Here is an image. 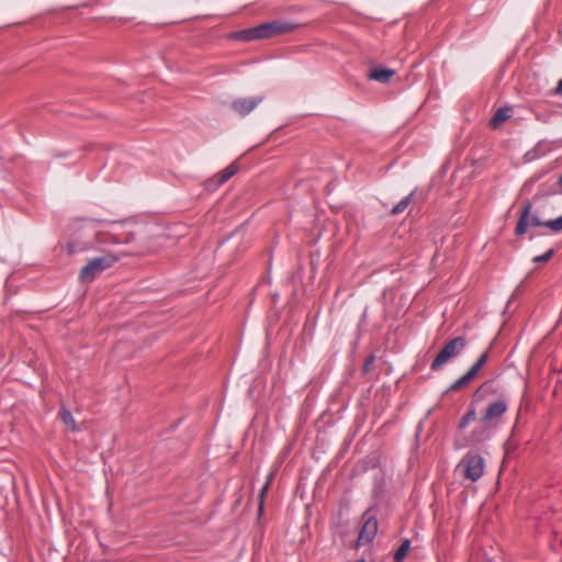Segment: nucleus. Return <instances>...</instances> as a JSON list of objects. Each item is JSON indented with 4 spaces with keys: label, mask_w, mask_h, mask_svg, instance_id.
Listing matches in <instances>:
<instances>
[{
    "label": "nucleus",
    "mask_w": 562,
    "mask_h": 562,
    "mask_svg": "<svg viewBox=\"0 0 562 562\" xmlns=\"http://www.w3.org/2000/svg\"><path fill=\"white\" fill-rule=\"evenodd\" d=\"M272 479H273V473H270L269 476H268L267 482L265 483V485L262 486V488L260 491V495H259V497H260V509H262L263 497H265L266 493L268 492V490L270 487Z\"/></svg>",
    "instance_id": "22"
},
{
    "label": "nucleus",
    "mask_w": 562,
    "mask_h": 562,
    "mask_svg": "<svg viewBox=\"0 0 562 562\" xmlns=\"http://www.w3.org/2000/svg\"><path fill=\"white\" fill-rule=\"evenodd\" d=\"M59 418L68 430L72 431V432H76L79 430L71 412L69 409H67L65 406H61V408L59 411Z\"/></svg>",
    "instance_id": "14"
},
{
    "label": "nucleus",
    "mask_w": 562,
    "mask_h": 562,
    "mask_svg": "<svg viewBox=\"0 0 562 562\" xmlns=\"http://www.w3.org/2000/svg\"><path fill=\"white\" fill-rule=\"evenodd\" d=\"M544 227L551 229L554 233L562 232V215L554 220L544 221Z\"/></svg>",
    "instance_id": "20"
},
{
    "label": "nucleus",
    "mask_w": 562,
    "mask_h": 562,
    "mask_svg": "<svg viewBox=\"0 0 562 562\" xmlns=\"http://www.w3.org/2000/svg\"><path fill=\"white\" fill-rule=\"evenodd\" d=\"M117 257L112 254H105L100 257L92 258L80 271V280L83 282L92 281L99 273L113 266Z\"/></svg>",
    "instance_id": "5"
},
{
    "label": "nucleus",
    "mask_w": 562,
    "mask_h": 562,
    "mask_svg": "<svg viewBox=\"0 0 562 562\" xmlns=\"http://www.w3.org/2000/svg\"><path fill=\"white\" fill-rule=\"evenodd\" d=\"M488 359V351L483 352L476 361L473 363V366L468 370L467 373H464L462 376H460L457 381H454L448 389L450 392H456L461 389H463L465 385H468L473 379L476 378L481 369L485 366L486 361Z\"/></svg>",
    "instance_id": "9"
},
{
    "label": "nucleus",
    "mask_w": 562,
    "mask_h": 562,
    "mask_svg": "<svg viewBox=\"0 0 562 562\" xmlns=\"http://www.w3.org/2000/svg\"><path fill=\"white\" fill-rule=\"evenodd\" d=\"M531 209V203L529 201L525 202L515 227V234L517 236L526 234L529 227H544V221H541L537 214H532Z\"/></svg>",
    "instance_id": "6"
},
{
    "label": "nucleus",
    "mask_w": 562,
    "mask_h": 562,
    "mask_svg": "<svg viewBox=\"0 0 562 562\" xmlns=\"http://www.w3.org/2000/svg\"><path fill=\"white\" fill-rule=\"evenodd\" d=\"M411 200H412V194L404 196L396 205L393 206L391 213L393 215H397V214L404 212L407 209V206L409 205Z\"/></svg>",
    "instance_id": "19"
},
{
    "label": "nucleus",
    "mask_w": 562,
    "mask_h": 562,
    "mask_svg": "<svg viewBox=\"0 0 562 562\" xmlns=\"http://www.w3.org/2000/svg\"><path fill=\"white\" fill-rule=\"evenodd\" d=\"M488 359V351L483 352L476 361L473 363V366L468 370L467 373H464L462 376H460L457 381H454L448 389L450 392H456L461 389H463L465 385H468L473 379L476 378L481 369L485 366L486 361Z\"/></svg>",
    "instance_id": "8"
},
{
    "label": "nucleus",
    "mask_w": 562,
    "mask_h": 562,
    "mask_svg": "<svg viewBox=\"0 0 562 562\" xmlns=\"http://www.w3.org/2000/svg\"><path fill=\"white\" fill-rule=\"evenodd\" d=\"M465 346L467 339L464 337L459 336L449 340L432 360L430 364L431 371L440 370L449 360L459 356Z\"/></svg>",
    "instance_id": "4"
},
{
    "label": "nucleus",
    "mask_w": 562,
    "mask_h": 562,
    "mask_svg": "<svg viewBox=\"0 0 562 562\" xmlns=\"http://www.w3.org/2000/svg\"><path fill=\"white\" fill-rule=\"evenodd\" d=\"M109 224L108 221L97 218H81L76 222V228L82 231V236L89 238L83 243L69 241L67 245L68 254L72 255L76 252L85 251L93 247L97 243H103L101 237L102 228Z\"/></svg>",
    "instance_id": "1"
},
{
    "label": "nucleus",
    "mask_w": 562,
    "mask_h": 562,
    "mask_svg": "<svg viewBox=\"0 0 562 562\" xmlns=\"http://www.w3.org/2000/svg\"><path fill=\"white\" fill-rule=\"evenodd\" d=\"M494 426L491 424H482L473 428L471 435L469 437V441L471 445H479L490 440L493 436Z\"/></svg>",
    "instance_id": "12"
},
{
    "label": "nucleus",
    "mask_w": 562,
    "mask_h": 562,
    "mask_svg": "<svg viewBox=\"0 0 562 562\" xmlns=\"http://www.w3.org/2000/svg\"><path fill=\"white\" fill-rule=\"evenodd\" d=\"M364 518H366V520H364L363 526L359 532V537H358V541H357L358 546H362V544L371 542L378 532V520L373 515H371V509H368L364 513Z\"/></svg>",
    "instance_id": "10"
},
{
    "label": "nucleus",
    "mask_w": 562,
    "mask_h": 562,
    "mask_svg": "<svg viewBox=\"0 0 562 562\" xmlns=\"http://www.w3.org/2000/svg\"><path fill=\"white\" fill-rule=\"evenodd\" d=\"M552 94L562 95V79L558 82V86L553 89Z\"/></svg>",
    "instance_id": "24"
},
{
    "label": "nucleus",
    "mask_w": 562,
    "mask_h": 562,
    "mask_svg": "<svg viewBox=\"0 0 562 562\" xmlns=\"http://www.w3.org/2000/svg\"><path fill=\"white\" fill-rule=\"evenodd\" d=\"M509 109L507 108H502V109H498L495 114L493 115V117L491 119L490 121V125L492 127H497L501 123L505 122L507 119H509L510 116V113H509Z\"/></svg>",
    "instance_id": "15"
},
{
    "label": "nucleus",
    "mask_w": 562,
    "mask_h": 562,
    "mask_svg": "<svg viewBox=\"0 0 562 562\" xmlns=\"http://www.w3.org/2000/svg\"><path fill=\"white\" fill-rule=\"evenodd\" d=\"M372 362H373V357H370L369 359H367L364 362V366H363V370L367 371Z\"/></svg>",
    "instance_id": "25"
},
{
    "label": "nucleus",
    "mask_w": 562,
    "mask_h": 562,
    "mask_svg": "<svg viewBox=\"0 0 562 562\" xmlns=\"http://www.w3.org/2000/svg\"><path fill=\"white\" fill-rule=\"evenodd\" d=\"M238 170V167L235 162L231 164L228 167H226L224 170H222L220 173H217V184H224L228 179H231Z\"/></svg>",
    "instance_id": "16"
},
{
    "label": "nucleus",
    "mask_w": 562,
    "mask_h": 562,
    "mask_svg": "<svg viewBox=\"0 0 562 562\" xmlns=\"http://www.w3.org/2000/svg\"><path fill=\"white\" fill-rule=\"evenodd\" d=\"M508 409V400L505 396H502L495 401H492L487 404L483 415L480 418L482 424H491L496 427L498 419L507 412Z\"/></svg>",
    "instance_id": "7"
},
{
    "label": "nucleus",
    "mask_w": 562,
    "mask_h": 562,
    "mask_svg": "<svg viewBox=\"0 0 562 562\" xmlns=\"http://www.w3.org/2000/svg\"><path fill=\"white\" fill-rule=\"evenodd\" d=\"M217 176H214L213 178H210L205 181L204 187L207 191H215L217 188L221 187V184H217Z\"/></svg>",
    "instance_id": "23"
},
{
    "label": "nucleus",
    "mask_w": 562,
    "mask_h": 562,
    "mask_svg": "<svg viewBox=\"0 0 562 562\" xmlns=\"http://www.w3.org/2000/svg\"><path fill=\"white\" fill-rule=\"evenodd\" d=\"M296 25L289 21L274 20L250 27L238 33V38L243 41L263 40L277 36L279 34L293 31Z\"/></svg>",
    "instance_id": "2"
},
{
    "label": "nucleus",
    "mask_w": 562,
    "mask_h": 562,
    "mask_svg": "<svg viewBox=\"0 0 562 562\" xmlns=\"http://www.w3.org/2000/svg\"><path fill=\"white\" fill-rule=\"evenodd\" d=\"M411 548V540L404 539L401 543V546L397 548V550L394 553V561L395 562H402L405 557L407 555Z\"/></svg>",
    "instance_id": "17"
},
{
    "label": "nucleus",
    "mask_w": 562,
    "mask_h": 562,
    "mask_svg": "<svg viewBox=\"0 0 562 562\" xmlns=\"http://www.w3.org/2000/svg\"><path fill=\"white\" fill-rule=\"evenodd\" d=\"M263 101V97H248L236 99L232 103V109L241 116L248 115L251 111H254L261 102Z\"/></svg>",
    "instance_id": "11"
},
{
    "label": "nucleus",
    "mask_w": 562,
    "mask_h": 562,
    "mask_svg": "<svg viewBox=\"0 0 562 562\" xmlns=\"http://www.w3.org/2000/svg\"><path fill=\"white\" fill-rule=\"evenodd\" d=\"M555 254V250L553 248L547 250L544 254L540 255V256H536L532 261L535 263H544L547 261H549Z\"/></svg>",
    "instance_id": "21"
},
{
    "label": "nucleus",
    "mask_w": 562,
    "mask_h": 562,
    "mask_svg": "<svg viewBox=\"0 0 562 562\" xmlns=\"http://www.w3.org/2000/svg\"><path fill=\"white\" fill-rule=\"evenodd\" d=\"M456 470L460 471L465 479L476 482L484 474L485 461L479 453L470 451L461 459Z\"/></svg>",
    "instance_id": "3"
},
{
    "label": "nucleus",
    "mask_w": 562,
    "mask_h": 562,
    "mask_svg": "<svg viewBox=\"0 0 562 562\" xmlns=\"http://www.w3.org/2000/svg\"><path fill=\"white\" fill-rule=\"evenodd\" d=\"M395 75V71L390 68L373 67L370 70L369 78L382 83L389 82L390 79Z\"/></svg>",
    "instance_id": "13"
},
{
    "label": "nucleus",
    "mask_w": 562,
    "mask_h": 562,
    "mask_svg": "<svg viewBox=\"0 0 562 562\" xmlns=\"http://www.w3.org/2000/svg\"><path fill=\"white\" fill-rule=\"evenodd\" d=\"M476 415L475 408L471 406L468 412L462 416V418L459 422L458 428L460 430L465 429L472 420H474Z\"/></svg>",
    "instance_id": "18"
},
{
    "label": "nucleus",
    "mask_w": 562,
    "mask_h": 562,
    "mask_svg": "<svg viewBox=\"0 0 562 562\" xmlns=\"http://www.w3.org/2000/svg\"><path fill=\"white\" fill-rule=\"evenodd\" d=\"M559 184L562 187V176L559 178Z\"/></svg>",
    "instance_id": "26"
}]
</instances>
